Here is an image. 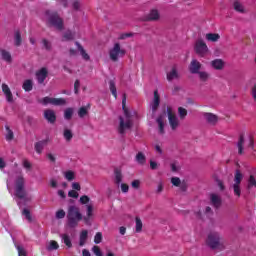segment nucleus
Returning a JSON list of instances; mask_svg holds the SVG:
<instances>
[{"label": "nucleus", "instance_id": "1", "mask_svg": "<svg viewBox=\"0 0 256 256\" xmlns=\"http://www.w3.org/2000/svg\"><path fill=\"white\" fill-rule=\"evenodd\" d=\"M127 103V95L123 94L122 97V109L124 111V116L119 117V127L118 132L120 135H124L125 131L131 129L133 127V120H131V113H129V110L125 108V105Z\"/></svg>", "mask_w": 256, "mask_h": 256}, {"label": "nucleus", "instance_id": "2", "mask_svg": "<svg viewBox=\"0 0 256 256\" xmlns=\"http://www.w3.org/2000/svg\"><path fill=\"white\" fill-rule=\"evenodd\" d=\"M67 219L68 227H71V229H75V227L79 225V221H83V214H81V210H79V207L75 205L69 206Z\"/></svg>", "mask_w": 256, "mask_h": 256}, {"label": "nucleus", "instance_id": "3", "mask_svg": "<svg viewBox=\"0 0 256 256\" xmlns=\"http://www.w3.org/2000/svg\"><path fill=\"white\" fill-rule=\"evenodd\" d=\"M206 245L214 251H223V249H225V242H223L221 235L217 232H210L208 234Z\"/></svg>", "mask_w": 256, "mask_h": 256}, {"label": "nucleus", "instance_id": "4", "mask_svg": "<svg viewBox=\"0 0 256 256\" xmlns=\"http://www.w3.org/2000/svg\"><path fill=\"white\" fill-rule=\"evenodd\" d=\"M45 17L48 27H54L58 31H63V18L57 12L46 11Z\"/></svg>", "mask_w": 256, "mask_h": 256}, {"label": "nucleus", "instance_id": "5", "mask_svg": "<svg viewBox=\"0 0 256 256\" xmlns=\"http://www.w3.org/2000/svg\"><path fill=\"white\" fill-rule=\"evenodd\" d=\"M15 195L18 199H23L24 201H29L27 198V191H25V178L20 175L15 179Z\"/></svg>", "mask_w": 256, "mask_h": 256}, {"label": "nucleus", "instance_id": "6", "mask_svg": "<svg viewBox=\"0 0 256 256\" xmlns=\"http://www.w3.org/2000/svg\"><path fill=\"white\" fill-rule=\"evenodd\" d=\"M91 198L87 195H83L80 197L81 205H86V216L83 218L86 225H90L91 218L93 217V204L89 203Z\"/></svg>", "mask_w": 256, "mask_h": 256}, {"label": "nucleus", "instance_id": "7", "mask_svg": "<svg viewBox=\"0 0 256 256\" xmlns=\"http://www.w3.org/2000/svg\"><path fill=\"white\" fill-rule=\"evenodd\" d=\"M125 49L121 47L119 42H116L113 47L109 50V57L111 61L117 62L121 57H125Z\"/></svg>", "mask_w": 256, "mask_h": 256}, {"label": "nucleus", "instance_id": "8", "mask_svg": "<svg viewBox=\"0 0 256 256\" xmlns=\"http://www.w3.org/2000/svg\"><path fill=\"white\" fill-rule=\"evenodd\" d=\"M194 50L199 57H205L209 53V47H207V44L202 39L195 42Z\"/></svg>", "mask_w": 256, "mask_h": 256}, {"label": "nucleus", "instance_id": "9", "mask_svg": "<svg viewBox=\"0 0 256 256\" xmlns=\"http://www.w3.org/2000/svg\"><path fill=\"white\" fill-rule=\"evenodd\" d=\"M40 103H42V105H55L57 107L60 105H65L67 101L65 98L44 97L42 100H40Z\"/></svg>", "mask_w": 256, "mask_h": 256}, {"label": "nucleus", "instance_id": "10", "mask_svg": "<svg viewBox=\"0 0 256 256\" xmlns=\"http://www.w3.org/2000/svg\"><path fill=\"white\" fill-rule=\"evenodd\" d=\"M167 113H168L169 125L172 131H177L180 125L179 118L177 117V115L173 114V111L171 110V108H167Z\"/></svg>", "mask_w": 256, "mask_h": 256}, {"label": "nucleus", "instance_id": "11", "mask_svg": "<svg viewBox=\"0 0 256 256\" xmlns=\"http://www.w3.org/2000/svg\"><path fill=\"white\" fill-rule=\"evenodd\" d=\"M159 103H161V98L159 96V91L155 90L153 101L150 104V109L152 111V115H155V113L157 112V109H159Z\"/></svg>", "mask_w": 256, "mask_h": 256}, {"label": "nucleus", "instance_id": "12", "mask_svg": "<svg viewBox=\"0 0 256 256\" xmlns=\"http://www.w3.org/2000/svg\"><path fill=\"white\" fill-rule=\"evenodd\" d=\"M159 19H161V14L157 9L150 10V12L144 16V21H159Z\"/></svg>", "mask_w": 256, "mask_h": 256}, {"label": "nucleus", "instance_id": "13", "mask_svg": "<svg viewBox=\"0 0 256 256\" xmlns=\"http://www.w3.org/2000/svg\"><path fill=\"white\" fill-rule=\"evenodd\" d=\"M189 71L193 75H197L201 71V62L197 59H193L189 65Z\"/></svg>", "mask_w": 256, "mask_h": 256}, {"label": "nucleus", "instance_id": "14", "mask_svg": "<svg viewBox=\"0 0 256 256\" xmlns=\"http://www.w3.org/2000/svg\"><path fill=\"white\" fill-rule=\"evenodd\" d=\"M47 75H49V71L47 68H41L39 71L36 72V79L38 83L43 84L47 79Z\"/></svg>", "mask_w": 256, "mask_h": 256}, {"label": "nucleus", "instance_id": "15", "mask_svg": "<svg viewBox=\"0 0 256 256\" xmlns=\"http://www.w3.org/2000/svg\"><path fill=\"white\" fill-rule=\"evenodd\" d=\"M44 118L48 123H55L57 121V115L55 114V111L51 109H47L44 111Z\"/></svg>", "mask_w": 256, "mask_h": 256}, {"label": "nucleus", "instance_id": "16", "mask_svg": "<svg viewBox=\"0 0 256 256\" xmlns=\"http://www.w3.org/2000/svg\"><path fill=\"white\" fill-rule=\"evenodd\" d=\"M210 201H211V205H213L215 207V209H219V207H221V196H219V194H215L212 193L210 194Z\"/></svg>", "mask_w": 256, "mask_h": 256}, {"label": "nucleus", "instance_id": "17", "mask_svg": "<svg viewBox=\"0 0 256 256\" xmlns=\"http://www.w3.org/2000/svg\"><path fill=\"white\" fill-rule=\"evenodd\" d=\"M203 116L205 121H207L209 125H217V121H219L217 115L213 113H204Z\"/></svg>", "mask_w": 256, "mask_h": 256}, {"label": "nucleus", "instance_id": "18", "mask_svg": "<svg viewBox=\"0 0 256 256\" xmlns=\"http://www.w3.org/2000/svg\"><path fill=\"white\" fill-rule=\"evenodd\" d=\"M2 91L9 103H13V93L7 84H2Z\"/></svg>", "mask_w": 256, "mask_h": 256}, {"label": "nucleus", "instance_id": "19", "mask_svg": "<svg viewBox=\"0 0 256 256\" xmlns=\"http://www.w3.org/2000/svg\"><path fill=\"white\" fill-rule=\"evenodd\" d=\"M211 66L213 69H216V71H221L225 67V62L221 59H215L211 61Z\"/></svg>", "mask_w": 256, "mask_h": 256}, {"label": "nucleus", "instance_id": "20", "mask_svg": "<svg viewBox=\"0 0 256 256\" xmlns=\"http://www.w3.org/2000/svg\"><path fill=\"white\" fill-rule=\"evenodd\" d=\"M49 141L46 140H41L35 143V151L40 155V153H43V149H45V146H47V143Z\"/></svg>", "mask_w": 256, "mask_h": 256}, {"label": "nucleus", "instance_id": "21", "mask_svg": "<svg viewBox=\"0 0 256 256\" xmlns=\"http://www.w3.org/2000/svg\"><path fill=\"white\" fill-rule=\"evenodd\" d=\"M174 79H179V72L177 68H172L170 72L167 73V81H174Z\"/></svg>", "mask_w": 256, "mask_h": 256}, {"label": "nucleus", "instance_id": "22", "mask_svg": "<svg viewBox=\"0 0 256 256\" xmlns=\"http://www.w3.org/2000/svg\"><path fill=\"white\" fill-rule=\"evenodd\" d=\"M76 46L78 48V51H80V55H82V58L84 59V61H89L91 57L89 56V54H87L83 46H81L79 42H76Z\"/></svg>", "mask_w": 256, "mask_h": 256}, {"label": "nucleus", "instance_id": "23", "mask_svg": "<svg viewBox=\"0 0 256 256\" xmlns=\"http://www.w3.org/2000/svg\"><path fill=\"white\" fill-rule=\"evenodd\" d=\"M221 39V36L217 33H208L206 34V40L210 41L211 43H217Z\"/></svg>", "mask_w": 256, "mask_h": 256}, {"label": "nucleus", "instance_id": "24", "mask_svg": "<svg viewBox=\"0 0 256 256\" xmlns=\"http://www.w3.org/2000/svg\"><path fill=\"white\" fill-rule=\"evenodd\" d=\"M135 161L138 163V165H144L147 163V158L145 157V154L143 152H138L135 157Z\"/></svg>", "mask_w": 256, "mask_h": 256}, {"label": "nucleus", "instance_id": "25", "mask_svg": "<svg viewBox=\"0 0 256 256\" xmlns=\"http://www.w3.org/2000/svg\"><path fill=\"white\" fill-rule=\"evenodd\" d=\"M156 123H158V129H159L160 135H164L165 134V122H163V117L159 116L156 119Z\"/></svg>", "mask_w": 256, "mask_h": 256}, {"label": "nucleus", "instance_id": "26", "mask_svg": "<svg viewBox=\"0 0 256 256\" xmlns=\"http://www.w3.org/2000/svg\"><path fill=\"white\" fill-rule=\"evenodd\" d=\"M245 145V138L243 136H240L238 142H237V148H238V155H243V147Z\"/></svg>", "mask_w": 256, "mask_h": 256}, {"label": "nucleus", "instance_id": "27", "mask_svg": "<svg viewBox=\"0 0 256 256\" xmlns=\"http://www.w3.org/2000/svg\"><path fill=\"white\" fill-rule=\"evenodd\" d=\"M234 10L237 11V13H245V6H243V3L240 1H235L233 4Z\"/></svg>", "mask_w": 256, "mask_h": 256}, {"label": "nucleus", "instance_id": "28", "mask_svg": "<svg viewBox=\"0 0 256 256\" xmlns=\"http://www.w3.org/2000/svg\"><path fill=\"white\" fill-rule=\"evenodd\" d=\"M47 251H57V249H59V244L57 243V241H50L47 246H46Z\"/></svg>", "mask_w": 256, "mask_h": 256}, {"label": "nucleus", "instance_id": "29", "mask_svg": "<svg viewBox=\"0 0 256 256\" xmlns=\"http://www.w3.org/2000/svg\"><path fill=\"white\" fill-rule=\"evenodd\" d=\"M88 233L89 232L87 230H83L80 233V242H79L80 247H83V245H85V243L87 242V235H88Z\"/></svg>", "mask_w": 256, "mask_h": 256}, {"label": "nucleus", "instance_id": "30", "mask_svg": "<svg viewBox=\"0 0 256 256\" xmlns=\"http://www.w3.org/2000/svg\"><path fill=\"white\" fill-rule=\"evenodd\" d=\"M1 53V57L4 61H6L7 63H11L12 58H11V53H9L6 50H0Z\"/></svg>", "mask_w": 256, "mask_h": 256}, {"label": "nucleus", "instance_id": "31", "mask_svg": "<svg viewBox=\"0 0 256 256\" xmlns=\"http://www.w3.org/2000/svg\"><path fill=\"white\" fill-rule=\"evenodd\" d=\"M241 181H243V174H241V171L236 170L234 176V185H241Z\"/></svg>", "mask_w": 256, "mask_h": 256}, {"label": "nucleus", "instance_id": "32", "mask_svg": "<svg viewBox=\"0 0 256 256\" xmlns=\"http://www.w3.org/2000/svg\"><path fill=\"white\" fill-rule=\"evenodd\" d=\"M109 89L115 99H117V86L115 85V81H109Z\"/></svg>", "mask_w": 256, "mask_h": 256}, {"label": "nucleus", "instance_id": "33", "mask_svg": "<svg viewBox=\"0 0 256 256\" xmlns=\"http://www.w3.org/2000/svg\"><path fill=\"white\" fill-rule=\"evenodd\" d=\"M22 88L24 89V91H32L33 90V81L32 80H25Z\"/></svg>", "mask_w": 256, "mask_h": 256}, {"label": "nucleus", "instance_id": "34", "mask_svg": "<svg viewBox=\"0 0 256 256\" xmlns=\"http://www.w3.org/2000/svg\"><path fill=\"white\" fill-rule=\"evenodd\" d=\"M135 221H136L135 231L136 233H141V231H143V222L139 217H136Z\"/></svg>", "mask_w": 256, "mask_h": 256}, {"label": "nucleus", "instance_id": "35", "mask_svg": "<svg viewBox=\"0 0 256 256\" xmlns=\"http://www.w3.org/2000/svg\"><path fill=\"white\" fill-rule=\"evenodd\" d=\"M62 241L66 245V247L71 248L73 244L71 243V238L67 234H62Z\"/></svg>", "mask_w": 256, "mask_h": 256}, {"label": "nucleus", "instance_id": "36", "mask_svg": "<svg viewBox=\"0 0 256 256\" xmlns=\"http://www.w3.org/2000/svg\"><path fill=\"white\" fill-rule=\"evenodd\" d=\"M115 183L116 185H121V182L123 181V175L121 174L120 170H115Z\"/></svg>", "mask_w": 256, "mask_h": 256}, {"label": "nucleus", "instance_id": "37", "mask_svg": "<svg viewBox=\"0 0 256 256\" xmlns=\"http://www.w3.org/2000/svg\"><path fill=\"white\" fill-rule=\"evenodd\" d=\"M253 187H256V179L255 176L250 175L248 178V184H247V189H253Z\"/></svg>", "mask_w": 256, "mask_h": 256}, {"label": "nucleus", "instance_id": "38", "mask_svg": "<svg viewBox=\"0 0 256 256\" xmlns=\"http://www.w3.org/2000/svg\"><path fill=\"white\" fill-rule=\"evenodd\" d=\"M199 79L200 81H202L203 83L209 81V73L205 72V71H200L198 73Z\"/></svg>", "mask_w": 256, "mask_h": 256}, {"label": "nucleus", "instance_id": "39", "mask_svg": "<svg viewBox=\"0 0 256 256\" xmlns=\"http://www.w3.org/2000/svg\"><path fill=\"white\" fill-rule=\"evenodd\" d=\"M22 215H24L29 223L33 221V217L31 216V211H29V209L24 208L22 211Z\"/></svg>", "mask_w": 256, "mask_h": 256}, {"label": "nucleus", "instance_id": "40", "mask_svg": "<svg viewBox=\"0 0 256 256\" xmlns=\"http://www.w3.org/2000/svg\"><path fill=\"white\" fill-rule=\"evenodd\" d=\"M64 177L67 181H73L75 179V172L69 170L64 172Z\"/></svg>", "mask_w": 256, "mask_h": 256}, {"label": "nucleus", "instance_id": "41", "mask_svg": "<svg viewBox=\"0 0 256 256\" xmlns=\"http://www.w3.org/2000/svg\"><path fill=\"white\" fill-rule=\"evenodd\" d=\"M75 39V34L71 31H67L63 36V41H73Z\"/></svg>", "mask_w": 256, "mask_h": 256}, {"label": "nucleus", "instance_id": "42", "mask_svg": "<svg viewBox=\"0 0 256 256\" xmlns=\"http://www.w3.org/2000/svg\"><path fill=\"white\" fill-rule=\"evenodd\" d=\"M89 110L86 107H81L78 110V117H80L81 119H83V117H85L86 115H88Z\"/></svg>", "mask_w": 256, "mask_h": 256}, {"label": "nucleus", "instance_id": "43", "mask_svg": "<svg viewBox=\"0 0 256 256\" xmlns=\"http://www.w3.org/2000/svg\"><path fill=\"white\" fill-rule=\"evenodd\" d=\"M14 43L16 47H19L21 45V33L19 31L15 32Z\"/></svg>", "mask_w": 256, "mask_h": 256}, {"label": "nucleus", "instance_id": "44", "mask_svg": "<svg viewBox=\"0 0 256 256\" xmlns=\"http://www.w3.org/2000/svg\"><path fill=\"white\" fill-rule=\"evenodd\" d=\"M63 135H64V139L66 141H71L73 139V132H71V130H69V129L64 130Z\"/></svg>", "mask_w": 256, "mask_h": 256}, {"label": "nucleus", "instance_id": "45", "mask_svg": "<svg viewBox=\"0 0 256 256\" xmlns=\"http://www.w3.org/2000/svg\"><path fill=\"white\" fill-rule=\"evenodd\" d=\"M178 115H179L180 119H185L187 117V109H185L183 107H179Z\"/></svg>", "mask_w": 256, "mask_h": 256}, {"label": "nucleus", "instance_id": "46", "mask_svg": "<svg viewBox=\"0 0 256 256\" xmlns=\"http://www.w3.org/2000/svg\"><path fill=\"white\" fill-rule=\"evenodd\" d=\"M241 184H233L234 195L241 197Z\"/></svg>", "mask_w": 256, "mask_h": 256}, {"label": "nucleus", "instance_id": "47", "mask_svg": "<svg viewBox=\"0 0 256 256\" xmlns=\"http://www.w3.org/2000/svg\"><path fill=\"white\" fill-rule=\"evenodd\" d=\"M71 117H73V108H67L64 111V118L69 120V119H71Z\"/></svg>", "mask_w": 256, "mask_h": 256}, {"label": "nucleus", "instance_id": "48", "mask_svg": "<svg viewBox=\"0 0 256 256\" xmlns=\"http://www.w3.org/2000/svg\"><path fill=\"white\" fill-rule=\"evenodd\" d=\"M171 183L174 185V187H179L183 182H181V179L179 177H172Z\"/></svg>", "mask_w": 256, "mask_h": 256}, {"label": "nucleus", "instance_id": "49", "mask_svg": "<svg viewBox=\"0 0 256 256\" xmlns=\"http://www.w3.org/2000/svg\"><path fill=\"white\" fill-rule=\"evenodd\" d=\"M6 141H13V131L9 129V126H6Z\"/></svg>", "mask_w": 256, "mask_h": 256}, {"label": "nucleus", "instance_id": "50", "mask_svg": "<svg viewBox=\"0 0 256 256\" xmlns=\"http://www.w3.org/2000/svg\"><path fill=\"white\" fill-rule=\"evenodd\" d=\"M101 241H103V234H101V232H98L94 237V243H96V245H99Z\"/></svg>", "mask_w": 256, "mask_h": 256}, {"label": "nucleus", "instance_id": "51", "mask_svg": "<svg viewBox=\"0 0 256 256\" xmlns=\"http://www.w3.org/2000/svg\"><path fill=\"white\" fill-rule=\"evenodd\" d=\"M92 251L96 256H103V252H101V248H99V246H93Z\"/></svg>", "mask_w": 256, "mask_h": 256}, {"label": "nucleus", "instance_id": "52", "mask_svg": "<svg viewBox=\"0 0 256 256\" xmlns=\"http://www.w3.org/2000/svg\"><path fill=\"white\" fill-rule=\"evenodd\" d=\"M42 44L44 49H46L47 51H51V42H49L47 39H43Z\"/></svg>", "mask_w": 256, "mask_h": 256}, {"label": "nucleus", "instance_id": "53", "mask_svg": "<svg viewBox=\"0 0 256 256\" xmlns=\"http://www.w3.org/2000/svg\"><path fill=\"white\" fill-rule=\"evenodd\" d=\"M17 251L19 256H27V252L23 246H17Z\"/></svg>", "mask_w": 256, "mask_h": 256}, {"label": "nucleus", "instance_id": "54", "mask_svg": "<svg viewBox=\"0 0 256 256\" xmlns=\"http://www.w3.org/2000/svg\"><path fill=\"white\" fill-rule=\"evenodd\" d=\"M217 186L219 187L220 191H224L225 190V185L223 184V181H221L219 178L215 179Z\"/></svg>", "mask_w": 256, "mask_h": 256}, {"label": "nucleus", "instance_id": "55", "mask_svg": "<svg viewBox=\"0 0 256 256\" xmlns=\"http://www.w3.org/2000/svg\"><path fill=\"white\" fill-rule=\"evenodd\" d=\"M56 218L57 219H64L65 218V211L64 210H58L57 212H56Z\"/></svg>", "mask_w": 256, "mask_h": 256}, {"label": "nucleus", "instance_id": "56", "mask_svg": "<svg viewBox=\"0 0 256 256\" xmlns=\"http://www.w3.org/2000/svg\"><path fill=\"white\" fill-rule=\"evenodd\" d=\"M72 7L75 11H79V9H81V3L77 0H75L73 3H72Z\"/></svg>", "mask_w": 256, "mask_h": 256}, {"label": "nucleus", "instance_id": "57", "mask_svg": "<svg viewBox=\"0 0 256 256\" xmlns=\"http://www.w3.org/2000/svg\"><path fill=\"white\" fill-rule=\"evenodd\" d=\"M68 196L72 197L73 199H77V197H79V193H77L75 190H70L68 192Z\"/></svg>", "mask_w": 256, "mask_h": 256}, {"label": "nucleus", "instance_id": "58", "mask_svg": "<svg viewBox=\"0 0 256 256\" xmlns=\"http://www.w3.org/2000/svg\"><path fill=\"white\" fill-rule=\"evenodd\" d=\"M79 87H81V82H79V80H76L74 83V92L76 94L79 93Z\"/></svg>", "mask_w": 256, "mask_h": 256}, {"label": "nucleus", "instance_id": "59", "mask_svg": "<svg viewBox=\"0 0 256 256\" xmlns=\"http://www.w3.org/2000/svg\"><path fill=\"white\" fill-rule=\"evenodd\" d=\"M141 185V181L139 180H134L132 183H131V186L133 187V189H139V186Z\"/></svg>", "mask_w": 256, "mask_h": 256}, {"label": "nucleus", "instance_id": "60", "mask_svg": "<svg viewBox=\"0 0 256 256\" xmlns=\"http://www.w3.org/2000/svg\"><path fill=\"white\" fill-rule=\"evenodd\" d=\"M180 191H187V182L182 181V183L178 186Z\"/></svg>", "mask_w": 256, "mask_h": 256}, {"label": "nucleus", "instance_id": "61", "mask_svg": "<svg viewBox=\"0 0 256 256\" xmlns=\"http://www.w3.org/2000/svg\"><path fill=\"white\" fill-rule=\"evenodd\" d=\"M121 190H122V193H128L129 192V185L121 184Z\"/></svg>", "mask_w": 256, "mask_h": 256}, {"label": "nucleus", "instance_id": "62", "mask_svg": "<svg viewBox=\"0 0 256 256\" xmlns=\"http://www.w3.org/2000/svg\"><path fill=\"white\" fill-rule=\"evenodd\" d=\"M72 189H75L76 191H81V185L77 182L72 183Z\"/></svg>", "mask_w": 256, "mask_h": 256}, {"label": "nucleus", "instance_id": "63", "mask_svg": "<svg viewBox=\"0 0 256 256\" xmlns=\"http://www.w3.org/2000/svg\"><path fill=\"white\" fill-rule=\"evenodd\" d=\"M129 37H133V34L132 33H125V34H121L119 36V39H127Z\"/></svg>", "mask_w": 256, "mask_h": 256}, {"label": "nucleus", "instance_id": "64", "mask_svg": "<svg viewBox=\"0 0 256 256\" xmlns=\"http://www.w3.org/2000/svg\"><path fill=\"white\" fill-rule=\"evenodd\" d=\"M157 167H158L157 162H155V161H150V169L155 170V169H157Z\"/></svg>", "mask_w": 256, "mask_h": 256}]
</instances>
